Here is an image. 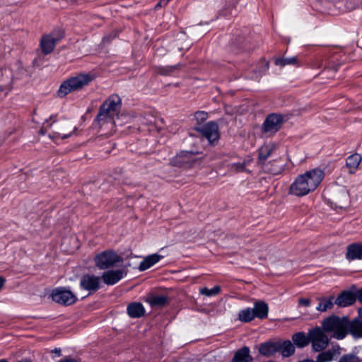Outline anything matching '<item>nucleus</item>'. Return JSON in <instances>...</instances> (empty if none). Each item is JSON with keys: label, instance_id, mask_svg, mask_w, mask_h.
Wrapping results in <instances>:
<instances>
[{"label": "nucleus", "instance_id": "nucleus-17", "mask_svg": "<svg viewBox=\"0 0 362 362\" xmlns=\"http://www.w3.org/2000/svg\"><path fill=\"white\" fill-rule=\"evenodd\" d=\"M279 347L277 341H267L260 344L259 353L264 356H270L278 352Z\"/></svg>", "mask_w": 362, "mask_h": 362}, {"label": "nucleus", "instance_id": "nucleus-24", "mask_svg": "<svg viewBox=\"0 0 362 362\" xmlns=\"http://www.w3.org/2000/svg\"><path fill=\"white\" fill-rule=\"evenodd\" d=\"M277 343L279 346L278 352H280L283 356L289 357L294 354L295 347L291 341L286 340L281 341L278 340Z\"/></svg>", "mask_w": 362, "mask_h": 362}, {"label": "nucleus", "instance_id": "nucleus-20", "mask_svg": "<svg viewBox=\"0 0 362 362\" xmlns=\"http://www.w3.org/2000/svg\"><path fill=\"white\" fill-rule=\"evenodd\" d=\"M346 257L349 260L356 259H362V245L359 243H352L347 247Z\"/></svg>", "mask_w": 362, "mask_h": 362}, {"label": "nucleus", "instance_id": "nucleus-22", "mask_svg": "<svg viewBox=\"0 0 362 362\" xmlns=\"http://www.w3.org/2000/svg\"><path fill=\"white\" fill-rule=\"evenodd\" d=\"M252 310L254 311L255 317L259 319H265L268 316V305L262 300L255 302Z\"/></svg>", "mask_w": 362, "mask_h": 362}, {"label": "nucleus", "instance_id": "nucleus-28", "mask_svg": "<svg viewBox=\"0 0 362 362\" xmlns=\"http://www.w3.org/2000/svg\"><path fill=\"white\" fill-rule=\"evenodd\" d=\"M184 64L178 63L173 66H165L156 67V73L163 76H170L172 74L182 69Z\"/></svg>", "mask_w": 362, "mask_h": 362}, {"label": "nucleus", "instance_id": "nucleus-32", "mask_svg": "<svg viewBox=\"0 0 362 362\" xmlns=\"http://www.w3.org/2000/svg\"><path fill=\"white\" fill-rule=\"evenodd\" d=\"M274 63L276 65L280 66L296 65L298 64V58L296 57L276 58L275 59Z\"/></svg>", "mask_w": 362, "mask_h": 362}, {"label": "nucleus", "instance_id": "nucleus-48", "mask_svg": "<svg viewBox=\"0 0 362 362\" xmlns=\"http://www.w3.org/2000/svg\"><path fill=\"white\" fill-rule=\"evenodd\" d=\"M17 362H31V361L28 359H22L21 361H18Z\"/></svg>", "mask_w": 362, "mask_h": 362}, {"label": "nucleus", "instance_id": "nucleus-29", "mask_svg": "<svg viewBox=\"0 0 362 362\" xmlns=\"http://www.w3.org/2000/svg\"><path fill=\"white\" fill-rule=\"evenodd\" d=\"M334 300L335 299L334 296H330L329 298L323 297L319 298L320 303L316 308V310L320 312H325L328 310H331L335 304Z\"/></svg>", "mask_w": 362, "mask_h": 362}, {"label": "nucleus", "instance_id": "nucleus-5", "mask_svg": "<svg viewBox=\"0 0 362 362\" xmlns=\"http://www.w3.org/2000/svg\"><path fill=\"white\" fill-rule=\"evenodd\" d=\"M276 148L273 143L262 146L258 150V164L269 173L278 175L282 171V166L278 165L276 168H270V162H267V158L272 155Z\"/></svg>", "mask_w": 362, "mask_h": 362}, {"label": "nucleus", "instance_id": "nucleus-21", "mask_svg": "<svg viewBox=\"0 0 362 362\" xmlns=\"http://www.w3.org/2000/svg\"><path fill=\"white\" fill-rule=\"evenodd\" d=\"M127 310V314L132 318H139L145 314V309L141 303H131Z\"/></svg>", "mask_w": 362, "mask_h": 362}, {"label": "nucleus", "instance_id": "nucleus-3", "mask_svg": "<svg viewBox=\"0 0 362 362\" xmlns=\"http://www.w3.org/2000/svg\"><path fill=\"white\" fill-rule=\"evenodd\" d=\"M121 105V98L117 95H110L100 105L94 122L100 127L105 123L112 122L113 117L119 111Z\"/></svg>", "mask_w": 362, "mask_h": 362}, {"label": "nucleus", "instance_id": "nucleus-42", "mask_svg": "<svg viewBox=\"0 0 362 362\" xmlns=\"http://www.w3.org/2000/svg\"><path fill=\"white\" fill-rule=\"evenodd\" d=\"M168 1L169 0H160L155 6V9L157 10L159 8L166 6Z\"/></svg>", "mask_w": 362, "mask_h": 362}, {"label": "nucleus", "instance_id": "nucleus-46", "mask_svg": "<svg viewBox=\"0 0 362 362\" xmlns=\"http://www.w3.org/2000/svg\"><path fill=\"white\" fill-rule=\"evenodd\" d=\"M71 134H72V132H70L69 134H63L62 136H61V138L63 139H67L68 137H69Z\"/></svg>", "mask_w": 362, "mask_h": 362}, {"label": "nucleus", "instance_id": "nucleus-44", "mask_svg": "<svg viewBox=\"0 0 362 362\" xmlns=\"http://www.w3.org/2000/svg\"><path fill=\"white\" fill-rule=\"evenodd\" d=\"M339 64H334V65H329V68L333 69L334 71H337L339 67Z\"/></svg>", "mask_w": 362, "mask_h": 362}, {"label": "nucleus", "instance_id": "nucleus-13", "mask_svg": "<svg viewBox=\"0 0 362 362\" xmlns=\"http://www.w3.org/2000/svg\"><path fill=\"white\" fill-rule=\"evenodd\" d=\"M348 334L354 339L362 338V308L358 310V316L352 320L348 318Z\"/></svg>", "mask_w": 362, "mask_h": 362}, {"label": "nucleus", "instance_id": "nucleus-18", "mask_svg": "<svg viewBox=\"0 0 362 362\" xmlns=\"http://www.w3.org/2000/svg\"><path fill=\"white\" fill-rule=\"evenodd\" d=\"M253 360L250 348L244 346L235 352L230 362H252Z\"/></svg>", "mask_w": 362, "mask_h": 362}, {"label": "nucleus", "instance_id": "nucleus-47", "mask_svg": "<svg viewBox=\"0 0 362 362\" xmlns=\"http://www.w3.org/2000/svg\"><path fill=\"white\" fill-rule=\"evenodd\" d=\"M298 362H315V361L312 360V359H304V360H302V361H299Z\"/></svg>", "mask_w": 362, "mask_h": 362}, {"label": "nucleus", "instance_id": "nucleus-33", "mask_svg": "<svg viewBox=\"0 0 362 362\" xmlns=\"http://www.w3.org/2000/svg\"><path fill=\"white\" fill-rule=\"evenodd\" d=\"M244 38L241 36L232 38L230 42L231 51L234 53H238L243 48Z\"/></svg>", "mask_w": 362, "mask_h": 362}, {"label": "nucleus", "instance_id": "nucleus-9", "mask_svg": "<svg viewBox=\"0 0 362 362\" xmlns=\"http://www.w3.org/2000/svg\"><path fill=\"white\" fill-rule=\"evenodd\" d=\"M194 129L206 138L211 144H214L220 138L218 124L214 121L204 125L195 126Z\"/></svg>", "mask_w": 362, "mask_h": 362}, {"label": "nucleus", "instance_id": "nucleus-12", "mask_svg": "<svg viewBox=\"0 0 362 362\" xmlns=\"http://www.w3.org/2000/svg\"><path fill=\"white\" fill-rule=\"evenodd\" d=\"M100 276L93 274H84L81 279L80 286L91 294L100 288Z\"/></svg>", "mask_w": 362, "mask_h": 362}, {"label": "nucleus", "instance_id": "nucleus-4", "mask_svg": "<svg viewBox=\"0 0 362 362\" xmlns=\"http://www.w3.org/2000/svg\"><path fill=\"white\" fill-rule=\"evenodd\" d=\"M322 327L325 332H333L334 338L343 339L348 334V317L331 315L322 321Z\"/></svg>", "mask_w": 362, "mask_h": 362}, {"label": "nucleus", "instance_id": "nucleus-1", "mask_svg": "<svg viewBox=\"0 0 362 362\" xmlns=\"http://www.w3.org/2000/svg\"><path fill=\"white\" fill-rule=\"evenodd\" d=\"M325 177V173L320 168H314L298 175L291 185L289 192L297 197H303L313 192Z\"/></svg>", "mask_w": 362, "mask_h": 362}, {"label": "nucleus", "instance_id": "nucleus-11", "mask_svg": "<svg viewBox=\"0 0 362 362\" xmlns=\"http://www.w3.org/2000/svg\"><path fill=\"white\" fill-rule=\"evenodd\" d=\"M284 123V116L281 114L269 115L262 127L264 133L275 134L280 130Z\"/></svg>", "mask_w": 362, "mask_h": 362}, {"label": "nucleus", "instance_id": "nucleus-37", "mask_svg": "<svg viewBox=\"0 0 362 362\" xmlns=\"http://www.w3.org/2000/svg\"><path fill=\"white\" fill-rule=\"evenodd\" d=\"M208 117L207 112L204 111H197L194 113V119L197 121V125H204L203 123L206 120Z\"/></svg>", "mask_w": 362, "mask_h": 362}, {"label": "nucleus", "instance_id": "nucleus-2", "mask_svg": "<svg viewBox=\"0 0 362 362\" xmlns=\"http://www.w3.org/2000/svg\"><path fill=\"white\" fill-rule=\"evenodd\" d=\"M95 78V75L90 73H82L71 76L62 83L57 95L60 98H64L71 92L81 90L88 86Z\"/></svg>", "mask_w": 362, "mask_h": 362}, {"label": "nucleus", "instance_id": "nucleus-30", "mask_svg": "<svg viewBox=\"0 0 362 362\" xmlns=\"http://www.w3.org/2000/svg\"><path fill=\"white\" fill-rule=\"evenodd\" d=\"M168 302V298L164 295L153 296L148 299V303L151 307H163Z\"/></svg>", "mask_w": 362, "mask_h": 362}, {"label": "nucleus", "instance_id": "nucleus-15", "mask_svg": "<svg viewBox=\"0 0 362 362\" xmlns=\"http://www.w3.org/2000/svg\"><path fill=\"white\" fill-rule=\"evenodd\" d=\"M355 291H343L334 300V303L339 307H347L356 302Z\"/></svg>", "mask_w": 362, "mask_h": 362}, {"label": "nucleus", "instance_id": "nucleus-40", "mask_svg": "<svg viewBox=\"0 0 362 362\" xmlns=\"http://www.w3.org/2000/svg\"><path fill=\"white\" fill-rule=\"evenodd\" d=\"M352 289L355 291L356 294V300H358L361 303H362V288L357 290L356 286H352Z\"/></svg>", "mask_w": 362, "mask_h": 362}, {"label": "nucleus", "instance_id": "nucleus-43", "mask_svg": "<svg viewBox=\"0 0 362 362\" xmlns=\"http://www.w3.org/2000/svg\"><path fill=\"white\" fill-rule=\"evenodd\" d=\"M278 165H281L283 167L279 160H274L273 163L270 162V168H276Z\"/></svg>", "mask_w": 362, "mask_h": 362}, {"label": "nucleus", "instance_id": "nucleus-51", "mask_svg": "<svg viewBox=\"0 0 362 362\" xmlns=\"http://www.w3.org/2000/svg\"><path fill=\"white\" fill-rule=\"evenodd\" d=\"M268 66H269V64H268V63H267V64H266V69H268Z\"/></svg>", "mask_w": 362, "mask_h": 362}, {"label": "nucleus", "instance_id": "nucleus-19", "mask_svg": "<svg viewBox=\"0 0 362 362\" xmlns=\"http://www.w3.org/2000/svg\"><path fill=\"white\" fill-rule=\"evenodd\" d=\"M341 348L339 345L333 346L331 349H329L325 351H321L317 358L315 362H329L333 360L335 356H338L341 354L340 352Z\"/></svg>", "mask_w": 362, "mask_h": 362}, {"label": "nucleus", "instance_id": "nucleus-25", "mask_svg": "<svg viewBox=\"0 0 362 362\" xmlns=\"http://www.w3.org/2000/svg\"><path fill=\"white\" fill-rule=\"evenodd\" d=\"M294 344L298 348H304L310 343V331L308 335L304 332H299L294 334L292 337Z\"/></svg>", "mask_w": 362, "mask_h": 362}, {"label": "nucleus", "instance_id": "nucleus-38", "mask_svg": "<svg viewBox=\"0 0 362 362\" xmlns=\"http://www.w3.org/2000/svg\"><path fill=\"white\" fill-rule=\"evenodd\" d=\"M338 362H360V359L354 354H348L343 355Z\"/></svg>", "mask_w": 362, "mask_h": 362}, {"label": "nucleus", "instance_id": "nucleus-39", "mask_svg": "<svg viewBox=\"0 0 362 362\" xmlns=\"http://www.w3.org/2000/svg\"><path fill=\"white\" fill-rule=\"evenodd\" d=\"M245 162L233 163L230 167V168L235 172H243L245 171Z\"/></svg>", "mask_w": 362, "mask_h": 362}, {"label": "nucleus", "instance_id": "nucleus-27", "mask_svg": "<svg viewBox=\"0 0 362 362\" xmlns=\"http://www.w3.org/2000/svg\"><path fill=\"white\" fill-rule=\"evenodd\" d=\"M56 43L50 38L49 36L43 35L40 40V47L42 52L45 54H50L54 49Z\"/></svg>", "mask_w": 362, "mask_h": 362}, {"label": "nucleus", "instance_id": "nucleus-16", "mask_svg": "<svg viewBox=\"0 0 362 362\" xmlns=\"http://www.w3.org/2000/svg\"><path fill=\"white\" fill-rule=\"evenodd\" d=\"M124 276V272L121 269L108 270L103 273L100 279L107 285H114L119 281Z\"/></svg>", "mask_w": 362, "mask_h": 362}, {"label": "nucleus", "instance_id": "nucleus-50", "mask_svg": "<svg viewBox=\"0 0 362 362\" xmlns=\"http://www.w3.org/2000/svg\"><path fill=\"white\" fill-rule=\"evenodd\" d=\"M178 49L180 51H182V49H184V47H179Z\"/></svg>", "mask_w": 362, "mask_h": 362}, {"label": "nucleus", "instance_id": "nucleus-23", "mask_svg": "<svg viewBox=\"0 0 362 362\" xmlns=\"http://www.w3.org/2000/svg\"><path fill=\"white\" fill-rule=\"evenodd\" d=\"M361 159V155L358 153L352 154L346 158L345 167L349 170L350 174H354L356 172Z\"/></svg>", "mask_w": 362, "mask_h": 362}, {"label": "nucleus", "instance_id": "nucleus-45", "mask_svg": "<svg viewBox=\"0 0 362 362\" xmlns=\"http://www.w3.org/2000/svg\"><path fill=\"white\" fill-rule=\"evenodd\" d=\"M52 352L57 354L58 356H61V349L59 348H55Z\"/></svg>", "mask_w": 362, "mask_h": 362}, {"label": "nucleus", "instance_id": "nucleus-36", "mask_svg": "<svg viewBox=\"0 0 362 362\" xmlns=\"http://www.w3.org/2000/svg\"><path fill=\"white\" fill-rule=\"evenodd\" d=\"M50 38L57 44L64 37V31L61 28L54 29L49 35Z\"/></svg>", "mask_w": 362, "mask_h": 362}, {"label": "nucleus", "instance_id": "nucleus-8", "mask_svg": "<svg viewBox=\"0 0 362 362\" xmlns=\"http://www.w3.org/2000/svg\"><path fill=\"white\" fill-rule=\"evenodd\" d=\"M319 327L310 329V342L314 351L320 352L325 350L329 344V338Z\"/></svg>", "mask_w": 362, "mask_h": 362}, {"label": "nucleus", "instance_id": "nucleus-34", "mask_svg": "<svg viewBox=\"0 0 362 362\" xmlns=\"http://www.w3.org/2000/svg\"><path fill=\"white\" fill-rule=\"evenodd\" d=\"M2 76L3 86H9L11 85L13 75L9 68H4L1 69Z\"/></svg>", "mask_w": 362, "mask_h": 362}, {"label": "nucleus", "instance_id": "nucleus-6", "mask_svg": "<svg viewBox=\"0 0 362 362\" xmlns=\"http://www.w3.org/2000/svg\"><path fill=\"white\" fill-rule=\"evenodd\" d=\"M123 262V259L113 250L103 251L94 257L95 266L100 269H107L115 267L117 263Z\"/></svg>", "mask_w": 362, "mask_h": 362}, {"label": "nucleus", "instance_id": "nucleus-52", "mask_svg": "<svg viewBox=\"0 0 362 362\" xmlns=\"http://www.w3.org/2000/svg\"><path fill=\"white\" fill-rule=\"evenodd\" d=\"M76 130V127H74V130H73V132H74Z\"/></svg>", "mask_w": 362, "mask_h": 362}, {"label": "nucleus", "instance_id": "nucleus-14", "mask_svg": "<svg viewBox=\"0 0 362 362\" xmlns=\"http://www.w3.org/2000/svg\"><path fill=\"white\" fill-rule=\"evenodd\" d=\"M195 161L194 153L192 151H181L172 160L173 165L185 167L191 165Z\"/></svg>", "mask_w": 362, "mask_h": 362}, {"label": "nucleus", "instance_id": "nucleus-7", "mask_svg": "<svg viewBox=\"0 0 362 362\" xmlns=\"http://www.w3.org/2000/svg\"><path fill=\"white\" fill-rule=\"evenodd\" d=\"M329 201L336 208H346L349 204V191L344 186L335 185L330 189Z\"/></svg>", "mask_w": 362, "mask_h": 362}, {"label": "nucleus", "instance_id": "nucleus-49", "mask_svg": "<svg viewBox=\"0 0 362 362\" xmlns=\"http://www.w3.org/2000/svg\"><path fill=\"white\" fill-rule=\"evenodd\" d=\"M0 362H8L6 359H1Z\"/></svg>", "mask_w": 362, "mask_h": 362}, {"label": "nucleus", "instance_id": "nucleus-10", "mask_svg": "<svg viewBox=\"0 0 362 362\" xmlns=\"http://www.w3.org/2000/svg\"><path fill=\"white\" fill-rule=\"evenodd\" d=\"M52 298L55 303L63 305H71L77 300L76 296L65 287L54 288L52 292Z\"/></svg>", "mask_w": 362, "mask_h": 362}, {"label": "nucleus", "instance_id": "nucleus-35", "mask_svg": "<svg viewBox=\"0 0 362 362\" xmlns=\"http://www.w3.org/2000/svg\"><path fill=\"white\" fill-rule=\"evenodd\" d=\"M221 292V287L215 286L214 288L209 289L206 287H203L199 289V293L206 296H216Z\"/></svg>", "mask_w": 362, "mask_h": 362}, {"label": "nucleus", "instance_id": "nucleus-41", "mask_svg": "<svg viewBox=\"0 0 362 362\" xmlns=\"http://www.w3.org/2000/svg\"><path fill=\"white\" fill-rule=\"evenodd\" d=\"M311 300L309 298H300L298 300V305L302 306H310Z\"/></svg>", "mask_w": 362, "mask_h": 362}, {"label": "nucleus", "instance_id": "nucleus-26", "mask_svg": "<svg viewBox=\"0 0 362 362\" xmlns=\"http://www.w3.org/2000/svg\"><path fill=\"white\" fill-rule=\"evenodd\" d=\"M161 258L162 256L157 254L148 255L140 263L139 269L140 271H145L157 263Z\"/></svg>", "mask_w": 362, "mask_h": 362}, {"label": "nucleus", "instance_id": "nucleus-31", "mask_svg": "<svg viewBox=\"0 0 362 362\" xmlns=\"http://www.w3.org/2000/svg\"><path fill=\"white\" fill-rule=\"evenodd\" d=\"M254 311L252 308H247L239 312L238 319L243 322H249L255 319Z\"/></svg>", "mask_w": 362, "mask_h": 362}]
</instances>
